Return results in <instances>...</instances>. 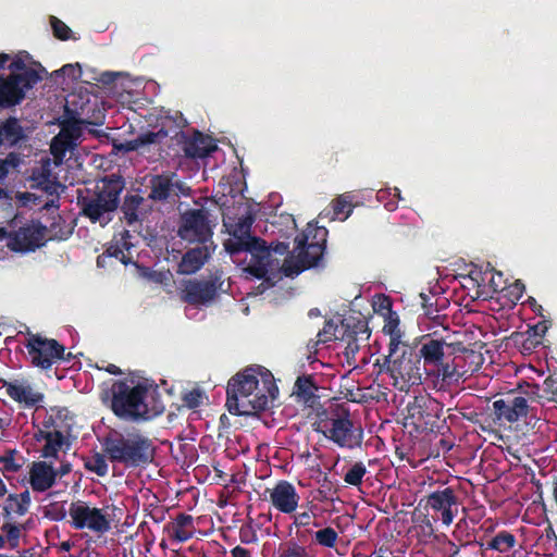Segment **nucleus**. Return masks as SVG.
Instances as JSON below:
<instances>
[{
	"instance_id": "obj_1",
	"label": "nucleus",
	"mask_w": 557,
	"mask_h": 557,
	"mask_svg": "<svg viewBox=\"0 0 557 557\" xmlns=\"http://www.w3.org/2000/svg\"><path fill=\"white\" fill-rule=\"evenodd\" d=\"M277 387L273 375L261 367H247L233 375L226 388V407L234 416H252L264 411Z\"/></svg>"
},
{
	"instance_id": "obj_2",
	"label": "nucleus",
	"mask_w": 557,
	"mask_h": 557,
	"mask_svg": "<svg viewBox=\"0 0 557 557\" xmlns=\"http://www.w3.org/2000/svg\"><path fill=\"white\" fill-rule=\"evenodd\" d=\"M110 409L121 420L140 422L162 414L165 405L158 386L147 380H117L111 387Z\"/></svg>"
},
{
	"instance_id": "obj_3",
	"label": "nucleus",
	"mask_w": 557,
	"mask_h": 557,
	"mask_svg": "<svg viewBox=\"0 0 557 557\" xmlns=\"http://www.w3.org/2000/svg\"><path fill=\"white\" fill-rule=\"evenodd\" d=\"M425 382L436 391H446L462 376L457 351L465 350L460 344L447 343L444 338L423 335L416 345Z\"/></svg>"
},
{
	"instance_id": "obj_4",
	"label": "nucleus",
	"mask_w": 557,
	"mask_h": 557,
	"mask_svg": "<svg viewBox=\"0 0 557 557\" xmlns=\"http://www.w3.org/2000/svg\"><path fill=\"white\" fill-rule=\"evenodd\" d=\"M253 222L255 216L249 212L238 218L233 224L224 222L231 236L224 242V249L231 256L240 252L250 253V261L245 271L258 280L270 281L271 250L264 239L251 235Z\"/></svg>"
},
{
	"instance_id": "obj_5",
	"label": "nucleus",
	"mask_w": 557,
	"mask_h": 557,
	"mask_svg": "<svg viewBox=\"0 0 557 557\" xmlns=\"http://www.w3.org/2000/svg\"><path fill=\"white\" fill-rule=\"evenodd\" d=\"M102 446L112 463L122 465L126 469H145L156 456L153 442L139 431L110 432L104 437Z\"/></svg>"
},
{
	"instance_id": "obj_6",
	"label": "nucleus",
	"mask_w": 557,
	"mask_h": 557,
	"mask_svg": "<svg viewBox=\"0 0 557 557\" xmlns=\"http://www.w3.org/2000/svg\"><path fill=\"white\" fill-rule=\"evenodd\" d=\"M124 188L125 183L121 176H106L91 194L78 197L81 214L91 223H99L102 227L108 225L120 206Z\"/></svg>"
},
{
	"instance_id": "obj_7",
	"label": "nucleus",
	"mask_w": 557,
	"mask_h": 557,
	"mask_svg": "<svg viewBox=\"0 0 557 557\" xmlns=\"http://www.w3.org/2000/svg\"><path fill=\"white\" fill-rule=\"evenodd\" d=\"M329 231L324 226L308 224L307 228L294 239L297 256L288 255L283 264L285 276H294L302 271L318 267L323 258Z\"/></svg>"
},
{
	"instance_id": "obj_8",
	"label": "nucleus",
	"mask_w": 557,
	"mask_h": 557,
	"mask_svg": "<svg viewBox=\"0 0 557 557\" xmlns=\"http://www.w3.org/2000/svg\"><path fill=\"white\" fill-rule=\"evenodd\" d=\"M421 359L416 345L405 344L395 351L388 350L384 357L383 367L395 380V385L400 381L399 389L409 388L413 385H420L425 381V374L421 367Z\"/></svg>"
},
{
	"instance_id": "obj_9",
	"label": "nucleus",
	"mask_w": 557,
	"mask_h": 557,
	"mask_svg": "<svg viewBox=\"0 0 557 557\" xmlns=\"http://www.w3.org/2000/svg\"><path fill=\"white\" fill-rule=\"evenodd\" d=\"M315 431L322 433L324 437L342 448L354 449L360 447L363 440L362 429L355 428L350 413L346 409L321 420Z\"/></svg>"
},
{
	"instance_id": "obj_10",
	"label": "nucleus",
	"mask_w": 557,
	"mask_h": 557,
	"mask_svg": "<svg viewBox=\"0 0 557 557\" xmlns=\"http://www.w3.org/2000/svg\"><path fill=\"white\" fill-rule=\"evenodd\" d=\"M17 216L9 227L0 226V240H5L7 247L15 252L35 251L44 245L47 227L40 223H26L17 227Z\"/></svg>"
},
{
	"instance_id": "obj_11",
	"label": "nucleus",
	"mask_w": 557,
	"mask_h": 557,
	"mask_svg": "<svg viewBox=\"0 0 557 557\" xmlns=\"http://www.w3.org/2000/svg\"><path fill=\"white\" fill-rule=\"evenodd\" d=\"M442 411V404L430 395L414 396L406 407L404 425L412 426L418 433L433 432L438 429Z\"/></svg>"
},
{
	"instance_id": "obj_12",
	"label": "nucleus",
	"mask_w": 557,
	"mask_h": 557,
	"mask_svg": "<svg viewBox=\"0 0 557 557\" xmlns=\"http://www.w3.org/2000/svg\"><path fill=\"white\" fill-rule=\"evenodd\" d=\"M40 71H27L26 73H11L8 76L0 75V108L9 109L20 104L32 89L41 79Z\"/></svg>"
},
{
	"instance_id": "obj_13",
	"label": "nucleus",
	"mask_w": 557,
	"mask_h": 557,
	"mask_svg": "<svg viewBox=\"0 0 557 557\" xmlns=\"http://www.w3.org/2000/svg\"><path fill=\"white\" fill-rule=\"evenodd\" d=\"M207 209H188L180 216L177 235L187 243L206 245L211 240L213 226Z\"/></svg>"
},
{
	"instance_id": "obj_14",
	"label": "nucleus",
	"mask_w": 557,
	"mask_h": 557,
	"mask_svg": "<svg viewBox=\"0 0 557 557\" xmlns=\"http://www.w3.org/2000/svg\"><path fill=\"white\" fill-rule=\"evenodd\" d=\"M494 414L497 420L515 423L524 419L525 424L532 429L536 428L540 418L525 397L521 395H509L506 398L493 403Z\"/></svg>"
},
{
	"instance_id": "obj_15",
	"label": "nucleus",
	"mask_w": 557,
	"mask_h": 557,
	"mask_svg": "<svg viewBox=\"0 0 557 557\" xmlns=\"http://www.w3.org/2000/svg\"><path fill=\"white\" fill-rule=\"evenodd\" d=\"M25 347L32 364L45 370L50 369L58 360H65L71 357V352L67 358L64 357L65 348L58 341L45 338L39 334H29Z\"/></svg>"
},
{
	"instance_id": "obj_16",
	"label": "nucleus",
	"mask_w": 557,
	"mask_h": 557,
	"mask_svg": "<svg viewBox=\"0 0 557 557\" xmlns=\"http://www.w3.org/2000/svg\"><path fill=\"white\" fill-rule=\"evenodd\" d=\"M71 525L75 530L88 529L95 533L103 534L111 529V523L102 509L90 507L86 502H73L69 508Z\"/></svg>"
},
{
	"instance_id": "obj_17",
	"label": "nucleus",
	"mask_w": 557,
	"mask_h": 557,
	"mask_svg": "<svg viewBox=\"0 0 557 557\" xmlns=\"http://www.w3.org/2000/svg\"><path fill=\"white\" fill-rule=\"evenodd\" d=\"M177 122L181 123L182 126L176 128L174 124L173 136L177 144L181 145L185 157L202 159L216 149V145L213 144L210 136L203 135L199 131H193V134L189 135L182 129L186 121L182 117V120L178 119Z\"/></svg>"
},
{
	"instance_id": "obj_18",
	"label": "nucleus",
	"mask_w": 557,
	"mask_h": 557,
	"mask_svg": "<svg viewBox=\"0 0 557 557\" xmlns=\"http://www.w3.org/2000/svg\"><path fill=\"white\" fill-rule=\"evenodd\" d=\"M175 173H162L152 175L149 180L148 198L153 201L168 202L181 196H189L190 188L180 181H175Z\"/></svg>"
},
{
	"instance_id": "obj_19",
	"label": "nucleus",
	"mask_w": 557,
	"mask_h": 557,
	"mask_svg": "<svg viewBox=\"0 0 557 557\" xmlns=\"http://www.w3.org/2000/svg\"><path fill=\"white\" fill-rule=\"evenodd\" d=\"M218 278L189 280L181 293L182 301L199 307L211 304L219 294Z\"/></svg>"
},
{
	"instance_id": "obj_20",
	"label": "nucleus",
	"mask_w": 557,
	"mask_h": 557,
	"mask_svg": "<svg viewBox=\"0 0 557 557\" xmlns=\"http://www.w3.org/2000/svg\"><path fill=\"white\" fill-rule=\"evenodd\" d=\"M424 503L426 509L441 513V520L445 525H449L453 522L458 504V498L453 487L448 486L429 494L424 497Z\"/></svg>"
},
{
	"instance_id": "obj_21",
	"label": "nucleus",
	"mask_w": 557,
	"mask_h": 557,
	"mask_svg": "<svg viewBox=\"0 0 557 557\" xmlns=\"http://www.w3.org/2000/svg\"><path fill=\"white\" fill-rule=\"evenodd\" d=\"M269 502L282 513H293L298 507L299 495L296 487L286 480H280L272 488H267Z\"/></svg>"
},
{
	"instance_id": "obj_22",
	"label": "nucleus",
	"mask_w": 557,
	"mask_h": 557,
	"mask_svg": "<svg viewBox=\"0 0 557 557\" xmlns=\"http://www.w3.org/2000/svg\"><path fill=\"white\" fill-rule=\"evenodd\" d=\"M28 141L27 127L16 116L0 120V151L22 148Z\"/></svg>"
},
{
	"instance_id": "obj_23",
	"label": "nucleus",
	"mask_w": 557,
	"mask_h": 557,
	"mask_svg": "<svg viewBox=\"0 0 557 557\" xmlns=\"http://www.w3.org/2000/svg\"><path fill=\"white\" fill-rule=\"evenodd\" d=\"M7 395L25 408H32L44 401V394L33 388L26 379L0 380Z\"/></svg>"
},
{
	"instance_id": "obj_24",
	"label": "nucleus",
	"mask_w": 557,
	"mask_h": 557,
	"mask_svg": "<svg viewBox=\"0 0 557 557\" xmlns=\"http://www.w3.org/2000/svg\"><path fill=\"white\" fill-rule=\"evenodd\" d=\"M178 119L182 120L181 113H176L175 116H162L160 122V128L158 131H148L139 134L136 137L139 149H143L146 146L161 144V141L164 138L173 134L174 124L176 125V128H180L182 126L181 123L177 122Z\"/></svg>"
},
{
	"instance_id": "obj_25",
	"label": "nucleus",
	"mask_w": 557,
	"mask_h": 557,
	"mask_svg": "<svg viewBox=\"0 0 557 557\" xmlns=\"http://www.w3.org/2000/svg\"><path fill=\"white\" fill-rule=\"evenodd\" d=\"M57 480V472L52 465L46 461L34 462L29 471V482L35 492H45L52 487Z\"/></svg>"
},
{
	"instance_id": "obj_26",
	"label": "nucleus",
	"mask_w": 557,
	"mask_h": 557,
	"mask_svg": "<svg viewBox=\"0 0 557 557\" xmlns=\"http://www.w3.org/2000/svg\"><path fill=\"white\" fill-rule=\"evenodd\" d=\"M342 333L347 338H358L367 342L370 338L371 330L368 320L360 312H352L342 319Z\"/></svg>"
},
{
	"instance_id": "obj_27",
	"label": "nucleus",
	"mask_w": 557,
	"mask_h": 557,
	"mask_svg": "<svg viewBox=\"0 0 557 557\" xmlns=\"http://www.w3.org/2000/svg\"><path fill=\"white\" fill-rule=\"evenodd\" d=\"M210 253L207 246H198L187 250L177 267L180 274L190 275L199 271L208 260Z\"/></svg>"
},
{
	"instance_id": "obj_28",
	"label": "nucleus",
	"mask_w": 557,
	"mask_h": 557,
	"mask_svg": "<svg viewBox=\"0 0 557 557\" xmlns=\"http://www.w3.org/2000/svg\"><path fill=\"white\" fill-rule=\"evenodd\" d=\"M30 494L26 490L20 494H10L2 507L4 520H13L15 517H22L27 513L30 506Z\"/></svg>"
},
{
	"instance_id": "obj_29",
	"label": "nucleus",
	"mask_w": 557,
	"mask_h": 557,
	"mask_svg": "<svg viewBox=\"0 0 557 557\" xmlns=\"http://www.w3.org/2000/svg\"><path fill=\"white\" fill-rule=\"evenodd\" d=\"M166 529L172 539L181 543L186 542L194 535V519L190 515L178 513Z\"/></svg>"
},
{
	"instance_id": "obj_30",
	"label": "nucleus",
	"mask_w": 557,
	"mask_h": 557,
	"mask_svg": "<svg viewBox=\"0 0 557 557\" xmlns=\"http://www.w3.org/2000/svg\"><path fill=\"white\" fill-rule=\"evenodd\" d=\"M145 202V198L138 194L126 195L121 205V211L123 219L128 225H132L139 221L140 208Z\"/></svg>"
},
{
	"instance_id": "obj_31",
	"label": "nucleus",
	"mask_w": 557,
	"mask_h": 557,
	"mask_svg": "<svg viewBox=\"0 0 557 557\" xmlns=\"http://www.w3.org/2000/svg\"><path fill=\"white\" fill-rule=\"evenodd\" d=\"M274 557H314V555L306 545L290 539L278 545Z\"/></svg>"
},
{
	"instance_id": "obj_32",
	"label": "nucleus",
	"mask_w": 557,
	"mask_h": 557,
	"mask_svg": "<svg viewBox=\"0 0 557 557\" xmlns=\"http://www.w3.org/2000/svg\"><path fill=\"white\" fill-rule=\"evenodd\" d=\"M342 319L339 320V323H336L333 319L326 320L323 329L320 330L317 334V344H326L332 341L346 339V337L342 333Z\"/></svg>"
},
{
	"instance_id": "obj_33",
	"label": "nucleus",
	"mask_w": 557,
	"mask_h": 557,
	"mask_svg": "<svg viewBox=\"0 0 557 557\" xmlns=\"http://www.w3.org/2000/svg\"><path fill=\"white\" fill-rule=\"evenodd\" d=\"M383 332L389 336L388 350L391 349L392 351H395V349H399L401 348V345L406 344L401 339L404 333L399 327L398 317H393L391 314L383 326Z\"/></svg>"
},
{
	"instance_id": "obj_34",
	"label": "nucleus",
	"mask_w": 557,
	"mask_h": 557,
	"mask_svg": "<svg viewBox=\"0 0 557 557\" xmlns=\"http://www.w3.org/2000/svg\"><path fill=\"white\" fill-rule=\"evenodd\" d=\"M317 389L318 386L311 375L298 376L294 385V394L306 403L315 397Z\"/></svg>"
},
{
	"instance_id": "obj_35",
	"label": "nucleus",
	"mask_w": 557,
	"mask_h": 557,
	"mask_svg": "<svg viewBox=\"0 0 557 557\" xmlns=\"http://www.w3.org/2000/svg\"><path fill=\"white\" fill-rule=\"evenodd\" d=\"M0 530L7 539L10 549H15L20 546V539L23 531H25L24 524L16 523L13 520H4Z\"/></svg>"
},
{
	"instance_id": "obj_36",
	"label": "nucleus",
	"mask_w": 557,
	"mask_h": 557,
	"mask_svg": "<svg viewBox=\"0 0 557 557\" xmlns=\"http://www.w3.org/2000/svg\"><path fill=\"white\" fill-rule=\"evenodd\" d=\"M420 304L423 309L424 315H426L430 320L438 323L440 319L444 315L440 313V298L435 294H425L420 293Z\"/></svg>"
},
{
	"instance_id": "obj_37",
	"label": "nucleus",
	"mask_w": 557,
	"mask_h": 557,
	"mask_svg": "<svg viewBox=\"0 0 557 557\" xmlns=\"http://www.w3.org/2000/svg\"><path fill=\"white\" fill-rule=\"evenodd\" d=\"M517 543L516 536L508 531L498 532L486 545V548L507 553L515 547Z\"/></svg>"
},
{
	"instance_id": "obj_38",
	"label": "nucleus",
	"mask_w": 557,
	"mask_h": 557,
	"mask_svg": "<svg viewBox=\"0 0 557 557\" xmlns=\"http://www.w3.org/2000/svg\"><path fill=\"white\" fill-rule=\"evenodd\" d=\"M333 218L341 221H345L352 213V196L349 194L339 195L332 202Z\"/></svg>"
},
{
	"instance_id": "obj_39",
	"label": "nucleus",
	"mask_w": 557,
	"mask_h": 557,
	"mask_svg": "<svg viewBox=\"0 0 557 557\" xmlns=\"http://www.w3.org/2000/svg\"><path fill=\"white\" fill-rule=\"evenodd\" d=\"M64 443V435L61 431H53V438H48L41 449V457L44 458H57L58 453Z\"/></svg>"
},
{
	"instance_id": "obj_40",
	"label": "nucleus",
	"mask_w": 557,
	"mask_h": 557,
	"mask_svg": "<svg viewBox=\"0 0 557 557\" xmlns=\"http://www.w3.org/2000/svg\"><path fill=\"white\" fill-rule=\"evenodd\" d=\"M367 467L363 462H355L344 474V482L348 485L359 486L363 481V476L367 473Z\"/></svg>"
},
{
	"instance_id": "obj_41",
	"label": "nucleus",
	"mask_w": 557,
	"mask_h": 557,
	"mask_svg": "<svg viewBox=\"0 0 557 557\" xmlns=\"http://www.w3.org/2000/svg\"><path fill=\"white\" fill-rule=\"evenodd\" d=\"M318 545L326 548H333L336 545L338 533L331 527L323 528L313 533Z\"/></svg>"
},
{
	"instance_id": "obj_42",
	"label": "nucleus",
	"mask_w": 557,
	"mask_h": 557,
	"mask_svg": "<svg viewBox=\"0 0 557 557\" xmlns=\"http://www.w3.org/2000/svg\"><path fill=\"white\" fill-rule=\"evenodd\" d=\"M85 468L99 476L107 475L109 470L104 456L99 453H96L85 462Z\"/></svg>"
},
{
	"instance_id": "obj_43",
	"label": "nucleus",
	"mask_w": 557,
	"mask_h": 557,
	"mask_svg": "<svg viewBox=\"0 0 557 557\" xmlns=\"http://www.w3.org/2000/svg\"><path fill=\"white\" fill-rule=\"evenodd\" d=\"M342 342H346V347L344 349V356L346 358V361L349 366L356 367V356L360 350L361 339L358 338H347V339H341Z\"/></svg>"
},
{
	"instance_id": "obj_44",
	"label": "nucleus",
	"mask_w": 557,
	"mask_h": 557,
	"mask_svg": "<svg viewBox=\"0 0 557 557\" xmlns=\"http://www.w3.org/2000/svg\"><path fill=\"white\" fill-rule=\"evenodd\" d=\"M21 156L17 152L11 151L4 159H0V178H4L10 169H14L21 163Z\"/></svg>"
},
{
	"instance_id": "obj_45",
	"label": "nucleus",
	"mask_w": 557,
	"mask_h": 557,
	"mask_svg": "<svg viewBox=\"0 0 557 557\" xmlns=\"http://www.w3.org/2000/svg\"><path fill=\"white\" fill-rule=\"evenodd\" d=\"M50 24L55 38L60 40L70 39L72 30L63 21L55 16H51Z\"/></svg>"
},
{
	"instance_id": "obj_46",
	"label": "nucleus",
	"mask_w": 557,
	"mask_h": 557,
	"mask_svg": "<svg viewBox=\"0 0 557 557\" xmlns=\"http://www.w3.org/2000/svg\"><path fill=\"white\" fill-rule=\"evenodd\" d=\"M70 143L61 139L59 136L54 137L50 147L51 153L54 157L55 163H61L69 149Z\"/></svg>"
},
{
	"instance_id": "obj_47",
	"label": "nucleus",
	"mask_w": 557,
	"mask_h": 557,
	"mask_svg": "<svg viewBox=\"0 0 557 557\" xmlns=\"http://www.w3.org/2000/svg\"><path fill=\"white\" fill-rule=\"evenodd\" d=\"M202 398L203 393L199 388H194L185 393L182 399L186 407L189 409H195L201 405Z\"/></svg>"
},
{
	"instance_id": "obj_48",
	"label": "nucleus",
	"mask_w": 557,
	"mask_h": 557,
	"mask_svg": "<svg viewBox=\"0 0 557 557\" xmlns=\"http://www.w3.org/2000/svg\"><path fill=\"white\" fill-rule=\"evenodd\" d=\"M239 540L244 544H255L258 542L257 532L251 523H246L240 527Z\"/></svg>"
},
{
	"instance_id": "obj_49",
	"label": "nucleus",
	"mask_w": 557,
	"mask_h": 557,
	"mask_svg": "<svg viewBox=\"0 0 557 557\" xmlns=\"http://www.w3.org/2000/svg\"><path fill=\"white\" fill-rule=\"evenodd\" d=\"M313 515L310 511H302L294 515L293 524L297 528L308 527L312 523Z\"/></svg>"
},
{
	"instance_id": "obj_50",
	"label": "nucleus",
	"mask_w": 557,
	"mask_h": 557,
	"mask_svg": "<svg viewBox=\"0 0 557 557\" xmlns=\"http://www.w3.org/2000/svg\"><path fill=\"white\" fill-rule=\"evenodd\" d=\"M9 70L11 71V73H15L16 71L18 73H26L27 71H36L33 67H28L25 64L24 60L21 58H15L14 60H12V62L9 64Z\"/></svg>"
},
{
	"instance_id": "obj_51",
	"label": "nucleus",
	"mask_w": 557,
	"mask_h": 557,
	"mask_svg": "<svg viewBox=\"0 0 557 557\" xmlns=\"http://www.w3.org/2000/svg\"><path fill=\"white\" fill-rule=\"evenodd\" d=\"M557 381L553 379L552 376H548L544 381V391L547 394H550L549 400L557 401Z\"/></svg>"
},
{
	"instance_id": "obj_52",
	"label": "nucleus",
	"mask_w": 557,
	"mask_h": 557,
	"mask_svg": "<svg viewBox=\"0 0 557 557\" xmlns=\"http://www.w3.org/2000/svg\"><path fill=\"white\" fill-rule=\"evenodd\" d=\"M107 253H108V256L120 259L123 263H126L124 261V258H125L124 249H123V247H120L119 244L110 245L107 249Z\"/></svg>"
},
{
	"instance_id": "obj_53",
	"label": "nucleus",
	"mask_w": 557,
	"mask_h": 557,
	"mask_svg": "<svg viewBox=\"0 0 557 557\" xmlns=\"http://www.w3.org/2000/svg\"><path fill=\"white\" fill-rule=\"evenodd\" d=\"M41 185H44L42 189L48 194V195H58V187L60 186L59 183L54 182V181H50L48 177L45 178L44 182L40 183Z\"/></svg>"
},
{
	"instance_id": "obj_54",
	"label": "nucleus",
	"mask_w": 557,
	"mask_h": 557,
	"mask_svg": "<svg viewBox=\"0 0 557 557\" xmlns=\"http://www.w3.org/2000/svg\"><path fill=\"white\" fill-rule=\"evenodd\" d=\"M117 149L123 150L125 152L139 151L140 150L136 138L132 139V140H127V141L121 144L120 146H117Z\"/></svg>"
},
{
	"instance_id": "obj_55",
	"label": "nucleus",
	"mask_w": 557,
	"mask_h": 557,
	"mask_svg": "<svg viewBox=\"0 0 557 557\" xmlns=\"http://www.w3.org/2000/svg\"><path fill=\"white\" fill-rule=\"evenodd\" d=\"M1 462L7 471L15 472L21 468V465L16 463L12 456L2 458Z\"/></svg>"
},
{
	"instance_id": "obj_56",
	"label": "nucleus",
	"mask_w": 557,
	"mask_h": 557,
	"mask_svg": "<svg viewBox=\"0 0 557 557\" xmlns=\"http://www.w3.org/2000/svg\"><path fill=\"white\" fill-rule=\"evenodd\" d=\"M66 510L63 508V507H60V508H52L50 511H49V517L54 520V521H61L63 519H65L66 517Z\"/></svg>"
},
{
	"instance_id": "obj_57",
	"label": "nucleus",
	"mask_w": 557,
	"mask_h": 557,
	"mask_svg": "<svg viewBox=\"0 0 557 557\" xmlns=\"http://www.w3.org/2000/svg\"><path fill=\"white\" fill-rule=\"evenodd\" d=\"M532 330L534 332V335L541 336V337L544 336L548 330V321H546V320L540 321L537 324H535L532 327Z\"/></svg>"
},
{
	"instance_id": "obj_58",
	"label": "nucleus",
	"mask_w": 557,
	"mask_h": 557,
	"mask_svg": "<svg viewBox=\"0 0 557 557\" xmlns=\"http://www.w3.org/2000/svg\"><path fill=\"white\" fill-rule=\"evenodd\" d=\"M232 557H252L251 552L243 546H235L231 550Z\"/></svg>"
},
{
	"instance_id": "obj_59",
	"label": "nucleus",
	"mask_w": 557,
	"mask_h": 557,
	"mask_svg": "<svg viewBox=\"0 0 557 557\" xmlns=\"http://www.w3.org/2000/svg\"><path fill=\"white\" fill-rule=\"evenodd\" d=\"M309 534H311L310 530H297L295 540L300 544L305 545Z\"/></svg>"
},
{
	"instance_id": "obj_60",
	"label": "nucleus",
	"mask_w": 557,
	"mask_h": 557,
	"mask_svg": "<svg viewBox=\"0 0 557 557\" xmlns=\"http://www.w3.org/2000/svg\"><path fill=\"white\" fill-rule=\"evenodd\" d=\"M71 470H72L71 463H69V462L61 463L59 470H55L57 476L58 475L63 476V475L70 473Z\"/></svg>"
},
{
	"instance_id": "obj_61",
	"label": "nucleus",
	"mask_w": 557,
	"mask_h": 557,
	"mask_svg": "<svg viewBox=\"0 0 557 557\" xmlns=\"http://www.w3.org/2000/svg\"><path fill=\"white\" fill-rule=\"evenodd\" d=\"M272 250L275 252V253H278V255H284L288 251V244H285V243H277L273 248Z\"/></svg>"
},
{
	"instance_id": "obj_62",
	"label": "nucleus",
	"mask_w": 557,
	"mask_h": 557,
	"mask_svg": "<svg viewBox=\"0 0 557 557\" xmlns=\"http://www.w3.org/2000/svg\"><path fill=\"white\" fill-rule=\"evenodd\" d=\"M108 373L110 374H113V375H121L122 374V370L113 364V363H109L106 369H104Z\"/></svg>"
},
{
	"instance_id": "obj_63",
	"label": "nucleus",
	"mask_w": 557,
	"mask_h": 557,
	"mask_svg": "<svg viewBox=\"0 0 557 557\" xmlns=\"http://www.w3.org/2000/svg\"><path fill=\"white\" fill-rule=\"evenodd\" d=\"M0 557H36V555L30 549H24L22 552V554H20L18 556H12V555H7V554L0 553Z\"/></svg>"
},
{
	"instance_id": "obj_64",
	"label": "nucleus",
	"mask_w": 557,
	"mask_h": 557,
	"mask_svg": "<svg viewBox=\"0 0 557 557\" xmlns=\"http://www.w3.org/2000/svg\"><path fill=\"white\" fill-rule=\"evenodd\" d=\"M73 547V543L70 541H64L59 545V550L69 552Z\"/></svg>"
}]
</instances>
